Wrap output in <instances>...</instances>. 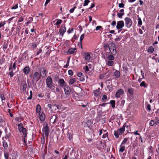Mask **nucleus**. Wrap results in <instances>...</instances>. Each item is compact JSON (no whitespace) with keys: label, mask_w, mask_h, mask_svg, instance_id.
Here are the masks:
<instances>
[{"label":"nucleus","mask_w":159,"mask_h":159,"mask_svg":"<svg viewBox=\"0 0 159 159\" xmlns=\"http://www.w3.org/2000/svg\"><path fill=\"white\" fill-rule=\"evenodd\" d=\"M126 126V123H125L122 127L120 128L117 131H114V135L116 139L118 138L119 135H121L124 132Z\"/></svg>","instance_id":"nucleus-1"},{"label":"nucleus","mask_w":159,"mask_h":159,"mask_svg":"<svg viewBox=\"0 0 159 159\" xmlns=\"http://www.w3.org/2000/svg\"><path fill=\"white\" fill-rule=\"evenodd\" d=\"M16 64L15 61L12 65V62L9 65V71H10L9 75L11 78H12L14 75V73L13 71V70H15L16 69Z\"/></svg>","instance_id":"nucleus-2"},{"label":"nucleus","mask_w":159,"mask_h":159,"mask_svg":"<svg viewBox=\"0 0 159 159\" xmlns=\"http://www.w3.org/2000/svg\"><path fill=\"white\" fill-rule=\"evenodd\" d=\"M47 86L50 89L54 90L55 86L53 85V81L51 77L48 76L46 80Z\"/></svg>","instance_id":"nucleus-3"},{"label":"nucleus","mask_w":159,"mask_h":159,"mask_svg":"<svg viewBox=\"0 0 159 159\" xmlns=\"http://www.w3.org/2000/svg\"><path fill=\"white\" fill-rule=\"evenodd\" d=\"M18 126L19 131L20 132H22L24 138H26L27 136V131L26 129L23 127L22 123H20L18 124Z\"/></svg>","instance_id":"nucleus-4"},{"label":"nucleus","mask_w":159,"mask_h":159,"mask_svg":"<svg viewBox=\"0 0 159 159\" xmlns=\"http://www.w3.org/2000/svg\"><path fill=\"white\" fill-rule=\"evenodd\" d=\"M108 48L110 53L113 55H115L116 53V50L115 44L113 43H111L108 44Z\"/></svg>","instance_id":"nucleus-5"},{"label":"nucleus","mask_w":159,"mask_h":159,"mask_svg":"<svg viewBox=\"0 0 159 159\" xmlns=\"http://www.w3.org/2000/svg\"><path fill=\"white\" fill-rule=\"evenodd\" d=\"M42 131L46 135L47 139L48 138L49 134V129L48 125L47 124H46L45 126H43Z\"/></svg>","instance_id":"nucleus-6"},{"label":"nucleus","mask_w":159,"mask_h":159,"mask_svg":"<svg viewBox=\"0 0 159 159\" xmlns=\"http://www.w3.org/2000/svg\"><path fill=\"white\" fill-rule=\"evenodd\" d=\"M58 83L59 85L62 88L68 85L67 83L65 81L63 78H60L58 80Z\"/></svg>","instance_id":"nucleus-7"},{"label":"nucleus","mask_w":159,"mask_h":159,"mask_svg":"<svg viewBox=\"0 0 159 159\" xmlns=\"http://www.w3.org/2000/svg\"><path fill=\"white\" fill-rule=\"evenodd\" d=\"M125 26L128 28H129L132 24V20L129 17H126L125 19Z\"/></svg>","instance_id":"nucleus-8"},{"label":"nucleus","mask_w":159,"mask_h":159,"mask_svg":"<svg viewBox=\"0 0 159 159\" xmlns=\"http://www.w3.org/2000/svg\"><path fill=\"white\" fill-rule=\"evenodd\" d=\"M41 74L39 73L38 72H35L33 76V80L36 82L38 81L40 78Z\"/></svg>","instance_id":"nucleus-9"},{"label":"nucleus","mask_w":159,"mask_h":159,"mask_svg":"<svg viewBox=\"0 0 159 159\" xmlns=\"http://www.w3.org/2000/svg\"><path fill=\"white\" fill-rule=\"evenodd\" d=\"M124 94V90L121 89H119L117 90L115 94V97L117 98H120V96Z\"/></svg>","instance_id":"nucleus-10"},{"label":"nucleus","mask_w":159,"mask_h":159,"mask_svg":"<svg viewBox=\"0 0 159 159\" xmlns=\"http://www.w3.org/2000/svg\"><path fill=\"white\" fill-rule=\"evenodd\" d=\"M66 31V29L65 26H62L59 30V33L60 35H61L62 37H63L64 33Z\"/></svg>","instance_id":"nucleus-11"},{"label":"nucleus","mask_w":159,"mask_h":159,"mask_svg":"<svg viewBox=\"0 0 159 159\" xmlns=\"http://www.w3.org/2000/svg\"><path fill=\"white\" fill-rule=\"evenodd\" d=\"M100 90V88H99L96 90H94L93 91L94 96L97 98L100 97L101 93V92Z\"/></svg>","instance_id":"nucleus-12"},{"label":"nucleus","mask_w":159,"mask_h":159,"mask_svg":"<svg viewBox=\"0 0 159 159\" xmlns=\"http://www.w3.org/2000/svg\"><path fill=\"white\" fill-rule=\"evenodd\" d=\"M64 89L65 94L66 95L69 94L71 92V89L70 87L67 85L63 88Z\"/></svg>","instance_id":"nucleus-13"},{"label":"nucleus","mask_w":159,"mask_h":159,"mask_svg":"<svg viewBox=\"0 0 159 159\" xmlns=\"http://www.w3.org/2000/svg\"><path fill=\"white\" fill-rule=\"evenodd\" d=\"M124 23L123 20H120L117 22L116 27L118 30L121 29L124 26Z\"/></svg>","instance_id":"nucleus-14"},{"label":"nucleus","mask_w":159,"mask_h":159,"mask_svg":"<svg viewBox=\"0 0 159 159\" xmlns=\"http://www.w3.org/2000/svg\"><path fill=\"white\" fill-rule=\"evenodd\" d=\"M40 73L41 74V76L43 78L47 74L46 70L44 68H42L39 70Z\"/></svg>","instance_id":"nucleus-15"},{"label":"nucleus","mask_w":159,"mask_h":159,"mask_svg":"<svg viewBox=\"0 0 159 159\" xmlns=\"http://www.w3.org/2000/svg\"><path fill=\"white\" fill-rule=\"evenodd\" d=\"M58 116L57 114H53L50 118V120L53 124H54L57 120Z\"/></svg>","instance_id":"nucleus-16"},{"label":"nucleus","mask_w":159,"mask_h":159,"mask_svg":"<svg viewBox=\"0 0 159 159\" xmlns=\"http://www.w3.org/2000/svg\"><path fill=\"white\" fill-rule=\"evenodd\" d=\"M38 113H39V117L40 120L41 121H44L45 120V118L44 113L43 111H41Z\"/></svg>","instance_id":"nucleus-17"},{"label":"nucleus","mask_w":159,"mask_h":159,"mask_svg":"<svg viewBox=\"0 0 159 159\" xmlns=\"http://www.w3.org/2000/svg\"><path fill=\"white\" fill-rule=\"evenodd\" d=\"M84 56L86 61H89L90 60L91 57L89 53L88 52H85L84 53Z\"/></svg>","instance_id":"nucleus-18"},{"label":"nucleus","mask_w":159,"mask_h":159,"mask_svg":"<svg viewBox=\"0 0 159 159\" xmlns=\"http://www.w3.org/2000/svg\"><path fill=\"white\" fill-rule=\"evenodd\" d=\"M23 71L25 75H27L30 71V67L27 66H25L23 69Z\"/></svg>","instance_id":"nucleus-19"},{"label":"nucleus","mask_w":159,"mask_h":159,"mask_svg":"<svg viewBox=\"0 0 159 159\" xmlns=\"http://www.w3.org/2000/svg\"><path fill=\"white\" fill-rule=\"evenodd\" d=\"M38 44L39 43L38 42H34L31 43V47L33 50H34L37 48Z\"/></svg>","instance_id":"nucleus-20"},{"label":"nucleus","mask_w":159,"mask_h":159,"mask_svg":"<svg viewBox=\"0 0 159 159\" xmlns=\"http://www.w3.org/2000/svg\"><path fill=\"white\" fill-rule=\"evenodd\" d=\"M134 91V89L133 88H131L128 89V92L130 96H132L133 95Z\"/></svg>","instance_id":"nucleus-21"},{"label":"nucleus","mask_w":159,"mask_h":159,"mask_svg":"<svg viewBox=\"0 0 159 159\" xmlns=\"http://www.w3.org/2000/svg\"><path fill=\"white\" fill-rule=\"evenodd\" d=\"M76 49L75 48H72L69 49L68 51V53L69 54H73L75 52H76Z\"/></svg>","instance_id":"nucleus-22"},{"label":"nucleus","mask_w":159,"mask_h":159,"mask_svg":"<svg viewBox=\"0 0 159 159\" xmlns=\"http://www.w3.org/2000/svg\"><path fill=\"white\" fill-rule=\"evenodd\" d=\"M22 89L23 91H26L27 87L26 83L25 81H23L22 83Z\"/></svg>","instance_id":"nucleus-23"},{"label":"nucleus","mask_w":159,"mask_h":159,"mask_svg":"<svg viewBox=\"0 0 159 159\" xmlns=\"http://www.w3.org/2000/svg\"><path fill=\"white\" fill-rule=\"evenodd\" d=\"M76 81V80L75 78H71L68 81V83L69 85H72Z\"/></svg>","instance_id":"nucleus-24"},{"label":"nucleus","mask_w":159,"mask_h":159,"mask_svg":"<svg viewBox=\"0 0 159 159\" xmlns=\"http://www.w3.org/2000/svg\"><path fill=\"white\" fill-rule=\"evenodd\" d=\"M114 75L116 78H118L120 76V73L119 71L116 70L114 72Z\"/></svg>","instance_id":"nucleus-25"},{"label":"nucleus","mask_w":159,"mask_h":159,"mask_svg":"<svg viewBox=\"0 0 159 159\" xmlns=\"http://www.w3.org/2000/svg\"><path fill=\"white\" fill-rule=\"evenodd\" d=\"M41 107L39 104L37 105L36 107V111L37 113H39L41 112Z\"/></svg>","instance_id":"nucleus-26"},{"label":"nucleus","mask_w":159,"mask_h":159,"mask_svg":"<svg viewBox=\"0 0 159 159\" xmlns=\"http://www.w3.org/2000/svg\"><path fill=\"white\" fill-rule=\"evenodd\" d=\"M107 64L109 66H111L113 65L114 62L113 61L108 60L106 62Z\"/></svg>","instance_id":"nucleus-27"},{"label":"nucleus","mask_w":159,"mask_h":159,"mask_svg":"<svg viewBox=\"0 0 159 159\" xmlns=\"http://www.w3.org/2000/svg\"><path fill=\"white\" fill-rule=\"evenodd\" d=\"M4 138V137L2 138V140H3L2 142L3 146L4 148L5 149H7V148L8 147V145L6 141L5 140H3Z\"/></svg>","instance_id":"nucleus-28"},{"label":"nucleus","mask_w":159,"mask_h":159,"mask_svg":"<svg viewBox=\"0 0 159 159\" xmlns=\"http://www.w3.org/2000/svg\"><path fill=\"white\" fill-rule=\"evenodd\" d=\"M8 46V43L7 42H4L3 44L2 45V49L5 51L6 50Z\"/></svg>","instance_id":"nucleus-29"},{"label":"nucleus","mask_w":159,"mask_h":159,"mask_svg":"<svg viewBox=\"0 0 159 159\" xmlns=\"http://www.w3.org/2000/svg\"><path fill=\"white\" fill-rule=\"evenodd\" d=\"M84 34H83L81 35V36L80 37V44L81 46V48L82 49H83V47H82V41L83 40V39H84Z\"/></svg>","instance_id":"nucleus-30"},{"label":"nucleus","mask_w":159,"mask_h":159,"mask_svg":"<svg viewBox=\"0 0 159 159\" xmlns=\"http://www.w3.org/2000/svg\"><path fill=\"white\" fill-rule=\"evenodd\" d=\"M140 86L141 87H144V88H147L148 86L147 84L145 82L143 81L140 84Z\"/></svg>","instance_id":"nucleus-31"},{"label":"nucleus","mask_w":159,"mask_h":159,"mask_svg":"<svg viewBox=\"0 0 159 159\" xmlns=\"http://www.w3.org/2000/svg\"><path fill=\"white\" fill-rule=\"evenodd\" d=\"M146 108V109L150 111L151 110V105L148 103V102L145 103Z\"/></svg>","instance_id":"nucleus-32"},{"label":"nucleus","mask_w":159,"mask_h":159,"mask_svg":"<svg viewBox=\"0 0 159 159\" xmlns=\"http://www.w3.org/2000/svg\"><path fill=\"white\" fill-rule=\"evenodd\" d=\"M45 138L44 136V134H43L42 136L41 137V143L43 144V145L45 143Z\"/></svg>","instance_id":"nucleus-33"},{"label":"nucleus","mask_w":159,"mask_h":159,"mask_svg":"<svg viewBox=\"0 0 159 159\" xmlns=\"http://www.w3.org/2000/svg\"><path fill=\"white\" fill-rule=\"evenodd\" d=\"M154 50V49L152 46L149 47L148 49V52L150 53H152Z\"/></svg>","instance_id":"nucleus-34"},{"label":"nucleus","mask_w":159,"mask_h":159,"mask_svg":"<svg viewBox=\"0 0 159 159\" xmlns=\"http://www.w3.org/2000/svg\"><path fill=\"white\" fill-rule=\"evenodd\" d=\"M125 146H122L121 144L120 145V148L119 149V152H123L125 150Z\"/></svg>","instance_id":"nucleus-35"},{"label":"nucleus","mask_w":159,"mask_h":159,"mask_svg":"<svg viewBox=\"0 0 159 159\" xmlns=\"http://www.w3.org/2000/svg\"><path fill=\"white\" fill-rule=\"evenodd\" d=\"M113 55H109L107 57V58L109 60L113 61L114 60L115 58L113 56Z\"/></svg>","instance_id":"nucleus-36"},{"label":"nucleus","mask_w":159,"mask_h":159,"mask_svg":"<svg viewBox=\"0 0 159 159\" xmlns=\"http://www.w3.org/2000/svg\"><path fill=\"white\" fill-rule=\"evenodd\" d=\"M111 105V107L113 108H114L115 106V101L114 100H111L110 103Z\"/></svg>","instance_id":"nucleus-37"},{"label":"nucleus","mask_w":159,"mask_h":159,"mask_svg":"<svg viewBox=\"0 0 159 159\" xmlns=\"http://www.w3.org/2000/svg\"><path fill=\"white\" fill-rule=\"evenodd\" d=\"M138 24L139 25V27H140L142 25V21L140 17H138Z\"/></svg>","instance_id":"nucleus-38"},{"label":"nucleus","mask_w":159,"mask_h":159,"mask_svg":"<svg viewBox=\"0 0 159 159\" xmlns=\"http://www.w3.org/2000/svg\"><path fill=\"white\" fill-rule=\"evenodd\" d=\"M4 156L5 159H8L9 154L7 152H4Z\"/></svg>","instance_id":"nucleus-39"},{"label":"nucleus","mask_w":159,"mask_h":159,"mask_svg":"<svg viewBox=\"0 0 159 159\" xmlns=\"http://www.w3.org/2000/svg\"><path fill=\"white\" fill-rule=\"evenodd\" d=\"M128 138H125L124 140H123V141H122L121 143V145H124L125 144L127 141H128Z\"/></svg>","instance_id":"nucleus-40"},{"label":"nucleus","mask_w":159,"mask_h":159,"mask_svg":"<svg viewBox=\"0 0 159 159\" xmlns=\"http://www.w3.org/2000/svg\"><path fill=\"white\" fill-rule=\"evenodd\" d=\"M11 137V134L10 133H8L6 134V136L5 137V138L6 139H7L10 138Z\"/></svg>","instance_id":"nucleus-41"},{"label":"nucleus","mask_w":159,"mask_h":159,"mask_svg":"<svg viewBox=\"0 0 159 159\" xmlns=\"http://www.w3.org/2000/svg\"><path fill=\"white\" fill-rule=\"evenodd\" d=\"M68 138L69 140L70 141H71L72 140V138H73V135L71 134L70 133H68Z\"/></svg>","instance_id":"nucleus-42"},{"label":"nucleus","mask_w":159,"mask_h":159,"mask_svg":"<svg viewBox=\"0 0 159 159\" xmlns=\"http://www.w3.org/2000/svg\"><path fill=\"white\" fill-rule=\"evenodd\" d=\"M62 20H61L59 19L57 21L55 24L56 25H58L61 24L62 22Z\"/></svg>","instance_id":"nucleus-43"},{"label":"nucleus","mask_w":159,"mask_h":159,"mask_svg":"<svg viewBox=\"0 0 159 159\" xmlns=\"http://www.w3.org/2000/svg\"><path fill=\"white\" fill-rule=\"evenodd\" d=\"M7 22V21H2L0 23V28H1L2 27L4 26Z\"/></svg>","instance_id":"nucleus-44"},{"label":"nucleus","mask_w":159,"mask_h":159,"mask_svg":"<svg viewBox=\"0 0 159 159\" xmlns=\"http://www.w3.org/2000/svg\"><path fill=\"white\" fill-rule=\"evenodd\" d=\"M107 88L108 89L109 91L111 92L112 91L113 89L112 85H107Z\"/></svg>","instance_id":"nucleus-45"},{"label":"nucleus","mask_w":159,"mask_h":159,"mask_svg":"<svg viewBox=\"0 0 159 159\" xmlns=\"http://www.w3.org/2000/svg\"><path fill=\"white\" fill-rule=\"evenodd\" d=\"M125 14L124 13H117V16L118 17L120 18H122V16L124 15Z\"/></svg>","instance_id":"nucleus-46"},{"label":"nucleus","mask_w":159,"mask_h":159,"mask_svg":"<svg viewBox=\"0 0 159 159\" xmlns=\"http://www.w3.org/2000/svg\"><path fill=\"white\" fill-rule=\"evenodd\" d=\"M89 2L90 1L89 0H85L83 4V6H85L88 5Z\"/></svg>","instance_id":"nucleus-47"},{"label":"nucleus","mask_w":159,"mask_h":159,"mask_svg":"<svg viewBox=\"0 0 159 159\" xmlns=\"http://www.w3.org/2000/svg\"><path fill=\"white\" fill-rule=\"evenodd\" d=\"M55 105L57 107L58 109H60L62 106V105L61 103L57 105L55 104Z\"/></svg>","instance_id":"nucleus-48"},{"label":"nucleus","mask_w":159,"mask_h":159,"mask_svg":"<svg viewBox=\"0 0 159 159\" xmlns=\"http://www.w3.org/2000/svg\"><path fill=\"white\" fill-rule=\"evenodd\" d=\"M102 100L103 102H105L106 101V100L107 99V96L105 95H104L102 96Z\"/></svg>","instance_id":"nucleus-49"},{"label":"nucleus","mask_w":159,"mask_h":159,"mask_svg":"<svg viewBox=\"0 0 159 159\" xmlns=\"http://www.w3.org/2000/svg\"><path fill=\"white\" fill-rule=\"evenodd\" d=\"M156 124L157 125L156 122H154V121L153 120H151L149 123V125L151 126H153Z\"/></svg>","instance_id":"nucleus-50"},{"label":"nucleus","mask_w":159,"mask_h":159,"mask_svg":"<svg viewBox=\"0 0 159 159\" xmlns=\"http://www.w3.org/2000/svg\"><path fill=\"white\" fill-rule=\"evenodd\" d=\"M0 98L1 99V100H2V102L3 103V100H5V97L4 96V95L2 94V93H1V94H0Z\"/></svg>","instance_id":"nucleus-51"},{"label":"nucleus","mask_w":159,"mask_h":159,"mask_svg":"<svg viewBox=\"0 0 159 159\" xmlns=\"http://www.w3.org/2000/svg\"><path fill=\"white\" fill-rule=\"evenodd\" d=\"M74 31V29L73 28H69L67 31V33L68 34H70L72 33Z\"/></svg>","instance_id":"nucleus-52"},{"label":"nucleus","mask_w":159,"mask_h":159,"mask_svg":"<svg viewBox=\"0 0 159 159\" xmlns=\"http://www.w3.org/2000/svg\"><path fill=\"white\" fill-rule=\"evenodd\" d=\"M18 8V4H16L14 6H12L11 7V9H16Z\"/></svg>","instance_id":"nucleus-53"},{"label":"nucleus","mask_w":159,"mask_h":159,"mask_svg":"<svg viewBox=\"0 0 159 159\" xmlns=\"http://www.w3.org/2000/svg\"><path fill=\"white\" fill-rule=\"evenodd\" d=\"M83 69L86 72H88L89 71V67L87 66H86L84 67Z\"/></svg>","instance_id":"nucleus-54"},{"label":"nucleus","mask_w":159,"mask_h":159,"mask_svg":"<svg viewBox=\"0 0 159 159\" xmlns=\"http://www.w3.org/2000/svg\"><path fill=\"white\" fill-rule=\"evenodd\" d=\"M76 8V6H75L73 7V8H72L71 9L70 11H69V12L70 13H72L74 11V10Z\"/></svg>","instance_id":"nucleus-55"},{"label":"nucleus","mask_w":159,"mask_h":159,"mask_svg":"<svg viewBox=\"0 0 159 159\" xmlns=\"http://www.w3.org/2000/svg\"><path fill=\"white\" fill-rule=\"evenodd\" d=\"M108 134L107 132L105 134H104L102 137V138L103 139H105L106 137H108Z\"/></svg>","instance_id":"nucleus-56"},{"label":"nucleus","mask_w":159,"mask_h":159,"mask_svg":"<svg viewBox=\"0 0 159 159\" xmlns=\"http://www.w3.org/2000/svg\"><path fill=\"white\" fill-rule=\"evenodd\" d=\"M139 139H140V141L141 143H145V139L143 140L142 136L140 135H139Z\"/></svg>","instance_id":"nucleus-57"},{"label":"nucleus","mask_w":159,"mask_h":159,"mask_svg":"<svg viewBox=\"0 0 159 159\" xmlns=\"http://www.w3.org/2000/svg\"><path fill=\"white\" fill-rule=\"evenodd\" d=\"M69 60H70V58H69V60L67 61L66 64L64 66H63L64 68H67V67H68V66L69 65Z\"/></svg>","instance_id":"nucleus-58"},{"label":"nucleus","mask_w":159,"mask_h":159,"mask_svg":"<svg viewBox=\"0 0 159 159\" xmlns=\"http://www.w3.org/2000/svg\"><path fill=\"white\" fill-rule=\"evenodd\" d=\"M52 105L51 104H48L47 105V107L49 108V110H52Z\"/></svg>","instance_id":"nucleus-59"},{"label":"nucleus","mask_w":159,"mask_h":159,"mask_svg":"<svg viewBox=\"0 0 159 159\" xmlns=\"http://www.w3.org/2000/svg\"><path fill=\"white\" fill-rule=\"evenodd\" d=\"M42 49L41 48H40L39 49V51L36 52V56L38 55L40 53H41L42 52Z\"/></svg>","instance_id":"nucleus-60"},{"label":"nucleus","mask_w":159,"mask_h":159,"mask_svg":"<svg viewBox=\"0 0 159 159\" xmlns=\"http://www.w3.org/2000/svg\"><path fill=\"white\" fill-rule=\"evenodd\" d=\"M68 74L69 75L72 76L73 75V73L71 70H69L68 71Z\"/></svg>","instance_id":"nucleus-61"},{"label":"nucleus","mask_w":159,"mask_h":159,"mask_svg":"<svg viewBox=\"0 0 159 159\" xmlns=\"http://www.w3.org/2000/svg\"><path fill=\"white\" fill-rule=\"evenodd\" d=\"M124 4L122 3H120L119 4V7L120 8H124Z\"/></svg>","instance_id":"nucleus-62"},{"label":"nucleus","mask_w":159,"mask_h":159,"mask_svg":"<svg viewBox=\"0 0 159 159\" xmlns=\"http://www.w3.org/2000/svg\"><path fill=\"white\" fill-rule=\"evenodd\" d=\"M135 135H140V134L138 133V131H135L133 133Z\"/></svg>","instance_id":"nucleus-63"},{"label":"nucleus","mask_w":159,"mask_h":159,"mask_svg":"<svg viewBox=\"0 0 159 159\" xmlns=\"http://www.w3.org/2000/svg\"><path fill=\"white\" fill-rule=\"evenodd\" d=\"M116 24V22L114 20L111 23V25L113 26H115Z\"/></svg>","instance_id":"nucleus-64"}]
</instances>
